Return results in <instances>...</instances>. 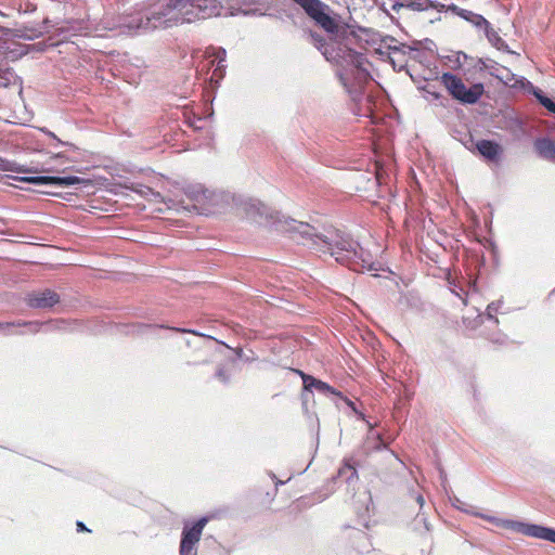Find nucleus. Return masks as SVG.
Wrapping results in <instances>:
<instances>
[{
  "mask_svg": "<svg viewBox=\"0 0 555 555\" xmlns=\"http://www.w3.org/2000/svg\"><path fill=\"white\" fill-rule=\"evenodd\" d=\"M255 0H149L116 15L107 9L94 30H119L120 34H146L155 29L170 28L183 23L214 16L256 15L251 8Z\"/></svg>",
  "mask_w": 555,
  "mask_h": 555,
  "instance_id": "obj_1",
  "label": "nucleus"
},
{
  "mask_svg": "<svg viewBox=\"0 0 555 555\" xmlns=\"http://www.w3.org/2000/svg\"><path fill=\"white\" fill-rule=\"evenodd\" d=\"M299 5L327 33V38L311 33V43L321 51L326 61L340 67L339 79L349 93H357L372 79L370 63L361 51L353 46L357 36L352 30L340 27L328 14L330 7L321 0H292Z\"/></svg>",
  "mask_w": 555,
  "mask_h": 555,
  "instance_id": "obj_2",
  "label": "nucleus"
},
{
  "mask_svg": "<svg viewBox=\"0 0 555 555\" xmlns=\"http://www.w3.org/2000/svg\"><path fill=\"white\" fill-rule=\"evenodd\" d=\"M276 228L289 233L294 240H301V243L309 247L330 253L337 262L346 264L354 271L377 270L371 261V255L357 241L338 230H328L324 234H319L309 223L292 218L279 220Z\"/></svg>",
  "mask_w": 555,
  "mask_h": 555,
  "instance_id": "obj_3",
  "label": "nucleus"
},
{
  "mask_svg": "<svg viewBox=\"0 0 555 555\" xmlns=\"http://www.w3.org/2000/svg\"><path fill=\"white\" fill-rule=\"evenodd\" d=\"M183 193L186 198L192 203L191 207L188 205H183V202H178L172 198H169L168 202H165L169 208H173L177 210L185 209V210H195L201 215H210L215 214L222 199L223 194L209 190L205 188L201 183H190L183 188Z\"/></svg>",
  "mask_w": 555,
  "mask_h": 555,
  "instance_id": "obj_4",
  "label": "nucleus"
},
{
  "mask_svg": "<svg viewBox=\"0 0 555 555\" xmlns=\"http://www.w3.org/2000/svg\"><path fill=\"white\" fill-rule=\"evenodd\" d=\"M464 505L465 504L460 499H457V498L454 499L453 506L456 507L457 509H461V511L467 513V514L478 516V517L483 518L496 526L513 530L515 532H519L524 535L555 543V529L535 525V524H527V522L517 521V520L501 519V518H496L493 516H488V515L473 512L468 508H465Z\"/></svg>",
  "mask_w": 555,
  "mask_h": 555,
  "instance_id": "obj_5",
  "label": "nucleus"
},
{
  "mask_svg": "<svg viewBox=\"0 0 555 555\" xmlns=\"http://www.w3.org/2000/svg\"><path fill=\"white\" fill-rule=\"evenodd\" d=\"M441 81L454 99L465 104L477 103L483 93L482 83L466 87L461 78L451 73H444Z\"/></svg>",
  "mask_w": 555,
  "mask_h": 555,
  "instance_id": "obj_6",
  "label": "nucleus"
},
{
  "mask_svg": "<svg viewBox=\"0 0 555 555\" xmlns=\"http://www.w3.org/2000/svg\"><path fill=\"white\" fill-rule=\"evenodd\" d=\"M207 521L208 519L206 517H202L192 526L185 525L183 527L179 548L180 555H196V545L201 540Z\"/></svg>",
  "mask_w": 555,
  "mask_h": 555,
  "instance_id": "obj_7",
  "label": "nucleus"
},
{
  "mask_svg": "<svg viewBox=\"0 0 555 555\" xmlns=\"http://www.w3.org/2000/svg\"><path fill=\"white\" fill-rule=\"evenodd\" d=\"M25 300L27 306L30 308L48 309L52 308L60 301V296L54 291L47 288L27 294Z\"/></svg>",
  "mask_w": 555,
  "mask_h": 555,
  "instance_id": "obj_8",
  "label": "nucleus"
},
{
  "mask_svg": "<svg viewBox=\"0 0 555 555\" xmlns=\"http://www.w3.org/2000/svg\"><path fill=\"white\" fill-rule=\"evenodd\" d=\"M21 181L37 185L52 184L59 186H69L80 184L82 179L76 176H29L21 178Z\"/></svg>",
  "mask_w": 555,
  "mask_h": 555,
  "instance_id": "obj_9",
  "label": "nucleus"
},
{
  "mask_svg": "<svg viewBox=\"0 0 555 555\" xmlns=\"http://www.w3.org/2000/svg\"><path fill=\"white\" fill-rule=\"evenodd\" d=\"M392 2L391 10L399 12L401 9H408L414 12H423L436 10L440 12L444 5L431 0H390Z\"/></svg>",
  "mask_w": 555,
  "mask_h": 555,
  "instance_id": "obj_10",
  "label": "nucleus"
},
{
  "mask_svg": "<svg viewBox=\"0 0 555 555\" xmlns=\"http://www.w3.org/2000/svg\"><path fill=\"white\" fill-rule=\"evenodd\" d=\"M480 68L488 70L489 74L505 85L516 83L518 79L507 67L500 65L491 59H485L479 61Z\"/></svg>",
  "mask_w": 555,
  "mask_h": 555,
  "instance_id": "obj_11",
  "label": "nucleus"
},
{
  "mask_svg": "<svg viewBox=\"0 0 555 555\" xmlns=\"http://www.w3.org/2000/svg\"><path fill=\"white\" fill-rule=\"evenodd\" d=\"M244 209L247 218L259 224L268 223L272 218L269 208L263 203L256 199L246 202Z\"/></svg>",
  "mask_w": 555,
  "mask_h": 555,
  "instance_id": "obj_12",
  "label": "nucleus"
},
{
  "mask_svg": "<svg viewBox=\"0 0 555 555\" xmlns=\"http://www.w3.org/2000/svg\"><path fill=\"white\" fill-rule=\"evenodd\" d=\"M475 147L482 157L493 163L499 162L503 153V149L499 143L486 139L477 141Z\"/></svg>",
  "mask_w": 555,
  "mask_h": 555,
  "instance_id": "obj_13",
  "label": "nucleus"
},
{
  "mask_svg": "<svg viewBox=\"0 0 555 555\" xmlns=\"http://www.w3.org/2000/svg\"><path fill=\"white\" fill-rule=\"evenodd\" d=\"M43 323L40 322H5L0 323V334L1 335H15V334H25V331H20L18 328L25 327L29 333L39 332L40 327Z\"/></svg>",
  "mask_w": 555,
  "mask_h": 555,
  "instance_id": "obj_14",
  "label": "nucleus"
},
{
  "mask_svg": "<svg viewBox=\"0 0 555 555\" xmlns=\"http://www.w3.org/2000/svg\"><path fill=\"white\" fill-rule=\"evenodd\" d=\"M296 372L302 378L304 389L305 390L311 391L312 389H315V390H318L320 392H323V393H331V395H335V396H338V397L343 398L341 392H339L336 389H334L327 383L322 382L320 379H317L313 376L308 375V374H306V373H304L301 371H296Z\"/></svg>",
  "mask_w": 555,
  "mask_h": 555,
  "instance_id": "obj_15",
  "label": "nucleus"
},
{
  "mask_svg": "<svg viewBox=\"0 0 555 555\" xmlns=\"http://www.w3.org/2000/svg\"><path fill=\"white\" fill-rule=\"evenodd\" d=\"M448 10L460 16L461 18L467 21L473 26H475L478 30H480L483 26L488 25V21L480 14L474 13L472 11L459 8L455 4H451L448 7Z\"/></svg>",
  "mask_w": 555,
  "mask_h": 555,
  "instance_id": "obj_16",
  "label": "nucleus"
},
{
  "mask_svg": "<svg viewBox=\"0 0 555 555\" xmlns=\"http://www.w3.org/2000/svg\"><path fill=\"white\" fill-rule=\"evenodd\" d=\"M534 150L541 158L555 163V140L539 138L534 141Z\"/></svg>",
  "mask_w": 555,
  "mask_h": 555,
  "instance_id": "obj_17",
  "label": "nucleus"
},
{
  "mask_svg": "<svg viewBox=\"0 0 555 555\" xmlns=\"http://www.w3.org/2000/svg\"><path fill=\"white\" fill-rule=\"evenodd\" d=\"M480 30H483L488 41L493 46L495 49L500 51H504L507 53H514L508 49L507 43L500 37L496 30H494L490 23L488 22L487 26H483Z\"/></svg>",
  "mask_w": 555,
  "mask_h": 555,
  "instance_id": "obj_18",
  "label": "nucleus"
},
{
  "mask_svg": "<svg viewBox=\"0 0 555 555\" xmlns=\"http://www.w3.org/2000/svg\"><path fill=\"white\" fill-rule=\"evenodd\" d=\"M338 477L340 479H345L347 483H351L353 480L358 479L357 469L349 463H346L339 470Z\"/></svg>",
  "mask_w": 555,
  "mask_h": 555,
  "instance_id": "obj_19",
  "label": "nucleus"
},
{
  "mask_svg": "<svg viewBox=\"0 0 555 555\" xmlns=\"http://www.w3.org/2000/svg\"><path fill=\"white\" fill-rule=\"evenodd\" d=\"M16 79L14 70L10 67L0 68V86L8 87Z\"/></svg>",
  "mask_w": 555,
  "mask_h": 555,
  "instance_id": "obj_20",
  "label": "nucleus"
},
{
  "mask_svg": "<svg viewBox=\"0 0 555 555\" xmlns=\"http://www.w3.org/2000/svg\"><path fill=\"white\" fill-rule=\"evenodd\" d=\"M137 192L141 196H143V197H145V198H147L150 201H153V202H160V201H163V197H162L160 193L155 192L150 186L140 185L139 189L137 190Z\"/></svg>",
  "mask_w": 555,
  "mask_h": 555,
  "instance_id": "obj_21",
  "label": "nucleus"
},
{
  "mask_svg": "<svg viewBox=\"0 0 555 555\" xmlns=\"http://www.w3.org/2000/svg\"><path fill=\"white\" fill-rule=\"evenodd\" d=\"M227 52L222 48L215 49V61H217V66L214 72V75L219 74L220 77H222V69L224 68V61H225Z\"/></svg>",
  "mask_w": 555,
  "mask_h": 555,
  "instance_id": "obj_22",
  "label": "nucleus"
},
{
  "mask_svg": "<svg viewBox=\"0 0 555 555\" xmlns=\"http://www.w3.org/2000/svg\"><path fill=\"white\" fill-rule=\"evenodd\" d=\"M502 304H503L502 300H496V301H492L491 304H489L487 307V319L493 320L494 323L498 324L499 320L494 317V313H496L499 311Z\"/></svg>",
  "mask_w": 555,
  "mask_h": 555,
  "instance_id": "obj_23",
  "label": "nucleus"
},
{
  "mask_svg": "<svg viewBox=\"0 0 555 555\" xmlns=\"http://www.w3.org/2000/svg\"><path fill=\"white\" fill-rule=\"evenodd\" d=\"M533 94L544 107H546L552 101L550 98L543 95L540 90H534Z\"/></svg>",
  "mask_w": 555,
  "mask_h": 555,
  "instance_id": "obj_24",
  "label": "nucleus"
},
{
  "mask_svg": "<svg viewBox=\"0 0 555 555\" xmlns=\"http://www.w3.org/2000/svg\"><path fill=\"white\" fill-rule=\"evenodd\" d=\"M216 376L223 383V384H227L229 383L230 380V375L223 370V369H218V371L216 372Z\"/></svg>",
  "mask_w": 555,
  "mask_h": 555,
  "instance_id": "obj_25",
  "label": "nucleus"
},
{
  "mask_svg": "<svg viewBox=\"0 0 555 555\" xmlns=\"http://www.w3.org/2000/svg\"><path fill=\"white\" fill-rule=\"evenodd\" d=\"M44 132L55 141L54 146H60V145H66L67 144L66 142H63L62 140H60L53 132H51L49 130H44Z\"/></svg>",
  "mask_w": 555,
  "mask_h": 555,
  "instance_id": "obj_26",
  "label": "nucleus"
},
{
  "mask_svg": "<svg viewBox=\"0 0 555 555\" xmlns=\"http://www.w3.org/2000/svg\"><path fill=\"white\" fill-rule=\"evenodd\" d=\"M415 501L417 502V504L420 505V507H423L424 506V503H425V500H424V496L420 493L415 494Z\"/></svg>",
  "mask_w": 555,
  "mask_h": 555,
  "instance_id": "obj_27",
  "label": "nucleus"
},
{
  "mask_svg": "<svg viewBox=\"0 0 555 555\" xmlns=\"http://www.w3.org/2000/svg\"><path fill=\"white\" fill-rule=\"evenodd\" d=\"M77 530L78 531H90L82 521H77Z\"/></svg>",
  "mask_w": 555,
  "mask_h": 555,
  "instance_id": "obj_28",
  "label": "nucleus"
},
{
  "mask_svg": "<svg viewBox=\"0 0 555 555\" xmlns=\"http://www.w3.org/2000/svg\"><path fill=\"white\" fill-rule=\"evenodd\" d=\"M545 108L555 114V102L551 101V103Z\"/></svg>",
  "mask_w": 555,
  "mask_h": 555,
  "instance_id": "obj_29",
  "label": "nucleus"
},
{
  "mask_svg": "<svg viewBox=\"0 0 555 555\" xmlns=\"http://www.w3.org/2000/svg\"><path fill=\"white\" fill-rule=\"evenodd\" d=\"M460 56L466 57V54H465V53H463V52H460V53H459V56H457V60H460Z\"/></svg>",
  "mask_w": 555,
  "mask_h": 555,
  "instance_id": "obj_30",
  "label": "nucleus"
},
{
  "mask_svg": "<svg viewBox=\"0 0 555 555\" xmlns=\"http://www.w3.org/2000/svg\"><path fill=\"white\" fill-rule=\"evenodd\" d=\"M345 400L347 401V403H348L350 406H352V405H353L352 401H349L347 398H345Z\"/></svg>",
  "mask_w": 555,
  "mask_h": 555,
  "instance_id": "obj_31",
  "label": "nucleus"
},
{
  "mask_svg": "<svg viewBox=\"0 0 555 555\" xmlns=\"http://www.w3.org/2000/svg\"><path fill=\"white\" fill-rule=\"evenodd\" d=\"M434 96H435L436 99H439V96H440V95H439L438 93H434Z\"/></svg>",
  "mask_w": 555,
  "mask_h": 555,
  "instance_id": "obj_32",
  "label": "nucleus"
},
{
  "mask_svg": "<svg viewBox=\"0 0 555 555\" xmlns=\"http://www.w3.org/2000/svg\"><path fill=\"white\" fill-rule=\"evenodd\" d=\"M141 327L149 328V327H150V325H142Z\"/></svg>",
  "mask_w": 555,
  "mask_h": 555,
  "instance_id": "obj_33",
  "label": "nucleus"
}]
</instances>
